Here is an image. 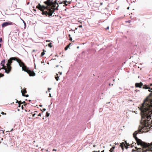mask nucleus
I'll return each instance as SVG.
<instances>
[{"instance_id": "423d86ee", "label": "nucleus", "mask_w": 152, "mask_h": 152, "mask_svg": "<svg viewBox=\"0 0 152 152\" xmlns=\"http://www.w3.org/2000/svg\"><path fill=\"white\" fill-rule=\"evenodd\" d=\"M24 71L27 72L28 74L30 76H34L35 75V73L33 71H31L30 70L28 69V68H27Z\"/></svg>"}, {"instance_id": "c03bdc74", "label": "nucleus", "mask_w": 152, "mask_h": 152, "mask_svg": "<svg viewBox=\"0 0 152 152\" xmlns=\"http://www.w3.org/2000/svg\"><path fill=\"white\" fill-rule=\"evenodd\" d=\"M49 95H50V97L51 96V94H49Z\"/></svg>"}, {"instance_id": "393cba45", "label": "nucleus", "mask_w": 152, "mask_h": 152, "mask_svg": "<svg viewBox=\"0 0 152 152\" xmlns=\"http://www.w3.org/2000/svg\"><path fill=\"white\" fill-rule=\"evenodd\" d=\"M1 113L3 115H6V113H4V112H2Z\"/></svg>"}, {"instance_id": "f704fd0d", "label": "nucleus", "mask_w": 152, "mask_h": 152, "mask_svg": "<svg viewBox=\"0 0 152 152\" xmlns=\"http://www.w3.org/2000/svg\"><path fill=\"white\" fill-rule=\"evenodd\" d=\"M50 40H47L46 41V42H50Z\"/></svg>"}, {"instance_id": "cd10ccee", "label": "nucleus", "mask_w": 152, "mask_h": 152, "mask_svg": "<svg viewBox=\"0 0 152 152\" xmlns=\"http://www.w3.org/2000/svg\"><path fill=\"white\" fill-rule=\"evenodd\" d=\"M78 27L79 28H82V25H80L78 26Z\"/></svg>"}, {"instance_id": "a18cd8bd", "label": "nucleus", "mask_w": 152, "mask_h": 152, "mask_svg": "<svg viewBox=\"0 0 152 152\" xmlns=\"http://www.w3.org/2000/svg\"><path fill=\"white\" fill-rule=\"evenodd\" d=\"M132 152H133V149H132Z\"/></svg>"}, {"instance_id": "20e7f679", "label": "nucleus", "mask_w": 152, "mask_h": 152, "mask_svg": "<svg viewBox=\"0 0 152 152\" xmlns=\"http://www.w3.org/2000/svg\"><path fill=\"white\" fill-rule=\"evenodd\" d=\"M142 88L143 89H150L148 91L152 92L150 94L149 96L146 98L147 99H149L150 101L152 100V83L150 84L149 86L146 85H144L143 86Z\"/></svg>"}, {"instance_id": "9d476101", "label": "nucleus", "mask_w": 152, "mask_h": 152, "mask_svg": "<svg viewBox=\"0 0 152 152\" xmlns=\"http://www.w3.org/2000/svg\"><path fill=\"white\" fill-rule=\"evenodd\" d=\"M21 92H22L23 96H26V97H28V94H25L27 93L26 88H24L23 90L22 89L21 90Z\"/></svg>"}, {"instance_id": "f257e3e1", "label": "nucleus", "mask_w": 152, "mask_h": 152, "mask_svg": "<svg viewBox=\"0 0 152 152\" xmlns=\"http://www.w3.org/2000/svg\"><path fill=\"white\" fill-rule=\"evenodd\" d=\"M139 109L141 110L143 126H140L138 130L135 132L134 133L137 132L136 135L140 133L141 132V130H144L145 127H148L149 128L152 126V120L150 121V120L151 119V115L152 114V100L150 101L146 99Z\"/></svg>"}, {"instance_id": "49530a36", "label": "nucleus", "mask_w": 152, "mask_h": 152, "mask_svg": "<svg viewBox=\"0 0 152 152\" xmlns=\"http://www.w3.org/2000/svg\"><path fill=\"white\" fill-rule=\"evenodd\" d=\"M129 7H128L127 9H129Z\"/></svg>"}, {"instance_id": "412c9836", "label": "nucleus", "mask_w": 152, "mask_h": 152, "mask_svg": "<svg viewBox=\"0 0 152 152\" xmlns=\"http://www.w3.org/2000/svg\"><path fill=\"white\" fill-rule=\"evenodd\" d=\"M2 41V38H0V48H1V42Z\"/></svg>"}, {"instance_id": "4d7b16f0", "label": "nucleus", "mask_w": 152, "mask_h": 152, "mask_svg": "<svg viewBox=\"0 0 152 152\" xmlns=\"http://www.w3.org/2000/svg\"><path fill=\"white\" fill-rule=\"evenodd\" d=\"M1 116V115H0V116Z\"/></svg>"}, {"instance_id": "aec40b11", "label": "nucleus", "mask_w": 152, "mask_h": 152, "mask_svg": "<svg viewBox=\"0 0 152 152\" xmlns=\"http://www.w3.org/2000/svg\"><path fill=\"white\" fill-rule=\"evenodd\" d=\"M49 115L50 113H48V112H47L46 113V117H48L49 116Z\"/></svg>"}, {"instance_id": "4468645a", "label": "nucleus", "mask_w": 152, "mask_h": 152, "mask_svg": "<svg viewBox=\"0 0 152 152\" xmlns=\"http://www.w3.org/2000/svg\"><path fill=\"white\" fill-rule=\"evenodd\" d=\"M63 4H65L66 3H67L68 4H70L71 3V1H67L66 0L63 1H62Z\"/></svg>"}, {"instance_id": "5701e85b", "label": "nucleus", "mask_w": 152, "mask_h": 152, "mask_svg": "<svg viewBox=\"0 0 152 152\" xmlns=\"http://www.w3.org/2000/svg\"><path fill=\"white\" fill-rule=\"evenodd\" d=\"M17 102H18V103L19 104H23V102H22L21 101H19L18 102V101L17 100Z\"/></svg>"}, {"instance_id": "a211bd4d", "label": "nucleus", "mask_w": 152, "mask_h": 152, "mask_svg": "<svg viewBox=\"0 0 152 152\" xmlns=\"http://www.w3.org/2000/svg\"><path fill=\"white\" fill-rule=\"evenodd\" d=\"M115 147L113 146L111 148H110V150L109 151H113V150L115 149Z\"/></svg>"}, {"instance_id": "4c0bfd02", "label": "nucleus", "mask_w": 152, "mask_h": 152, "mask_svg": "<svg viewBox=\"0 0 152 152\" xmlns=\"http://www.w3.org/2000/svg\"><path fill=\"white\" fill-rule=\"evenodd\" d=\"M53 151H56V150L55 149H53Z\"/></svg>"}, {"instance_id": "58836bf2", "label": "nucleus", "mask_w": 152, "mask_h": 152, "mask_svg": "<svg viewBox=\"0 0 152 152\" xmlns=\"http://www.w3.org/2000/svg\"><path fill=\"white\" fill-rule=\"evenodd\" d=\"M22 109H23V105H22Z\"/></svg>"}, {"instance_id": "b1692460", "label": "nucleus", "mask_w": 152, "mask_h": 152, "mask_svg": "<svg viewBox=\"0 0 152 152\" xmlns=\"http://www.w3.org/2000/svg\"><path fill=\"white\" fill-rule=\"evenodd\" d=\"M4 76V75L3 74L1 73L0 74V77H2Z\"/></svg>"}, {"instance_id": "0eeeda50", "label": "nucleus", "mask_w": 152, "mask_h": 152, "mask_svg": "<svg viewBox=\"0 0 152 152\" xmlns=\"http://www.w3.org/2000/svg\"><path fill=\"white\" fill-rule=\"evenodd\" d=\"M120 146L121 147L122 149L123 150L124 147V146L126 149L128 148V146H130V145L129 143H127L126 141L124 142H123L121 144Z\"/></svg>"}, {"instance_id": "37998d69", "label": "nucleus", "mask_w": 152, "mask_h": 152, "mask_svg": "<svg viewBox=\"0 0 152 152\" xmlns=\"http://www.w3.org/2000/svg\"><path fill=\"white\" fill-rule=\"evenodd\" d=\"M23 102V103H25L26 102H25V101H24L23 102Z\"/></svg>"}, {"instance_id": "2f4dec72", "label": "nucleus", "mask_w": 152, "mask_h": 152, "mask_svg": "<svg viewBox=\"0 0 152 152\" xmlns=\"http://www.w3.org/2000/svg\"><path fill=\"white\" fill-rule=\"evenodd\" d=\"M69 38H70L69 40L71 41H72V37H70Z\"/></svg>"}, {"instance_id": "6e6d98bb", "label": "nucleus", "mask_w": 152, "mask_h": 152, "mask_svg": "<svg viewBox=\"0 0 152 152\" xmlns=\"http://www.w3.org/2000/svg\"><path fill=\"white\" fill-rule=\"evenodd\" d=\"M1 142H0V143H1Z\"/></svg>"}, {"instance_id": "c9c22d12", "label": "nucleus", "mask_w": 152, "mask_h": 152, "mask_svg": "<svg viewBox=\"0 0 152 152\" xmlns=\"http://www.w3.org/2000/svg\"><path fill=\"white\" fill-rule=\"evenodd\" d=\"M69 38L71 37V35H70V34H69Z\"/></svg>"}, {"instance_id": "473e14b6", "label": "nucleus", "mask_w": 152, "mask_h": 152, "mask_svg": "<svg viewBox=\"0 0 152 152\" xmlns=\"http://www.w3.org/2000/svg\"><path fill=\"white\" fill-rule=\"evenodd\" d=\"M93 152H100V151H94Z\"/></svg>"}, {"instance_id": "ddd939ff", "label": "nucleus", "mask_w": 152, "mask_h": 152, "mask_svg": "<svg viewBox=\"0 0 152 152\" xmlns=\"http://www.w3.org/2000/svg\"><path fill=\"white\" fill-rule=\"evenodd\" d=\"M5 63V60H3L1 61V65L3 66V67L1 69H5V67L6 66H4Z\"/></svg>"}, {"instance_id": "72a5a7b5", "label": "nucleus", "mask_w": 152, "mask_h": 152, "mask_svg": "<svg viewBox=\"0 0 152 152\" xmlns=\"http://www.w3.org/2000/svg\"><path fill=\"white\" fill-rule=\"evenodd\" d=\"M46 110V109L45 108H44L43 109V111H45Z\"/></svg>"}, {"instance_id": "a878e982", "label": "nucleus", "mask_w": 152, "mask_h": 152, "mask_svg": "<svg viewBox=\"0 0 152 152\" xmlns=\"http://www.w3.org/2000/svg\"><path fill=\"white\" fill-rule=\"evenodd\" d=\"M37 116H41V114L40 113H39V114L37 115Z\"/></svg>"}, {"instance_id": "6e6552de", "label": "nucleus", "mask_w": 152, "mask_h": 152, "mask_svg": "<svg viewBox=\"0 0 152 152\" xmlns=\"http://www.w3.org/2000/svg\"><path fill=\"white\" fill-rule=\"evenodd\" d=\"M17 60V57H12L10 58L8 61V63L7 64V66H11V63H12V61H16Z\"/></svg>"}, {"instance_id": "79ce46f5", "label": "nucleus", "mask_w": 152, "mask_h": 152, "mask_svg": "<svg viewBox=\"0 0 152 152\" xmlns=\"http://www.w3.org/2000/svg\"><path fill=\"white\" fill-rule=\"evenodd\" d=\"M101 152H104V150H103V151H102Z\"/></svg>"}, {"instance_id": "864d4df0", "label": "nucleus", "mask_w": 152, "mask_h": 152, "mask_svg": "<svg viewBox=\"0 0 152 152\" xmlns=\"http://www.w3.org/2000/svg\"><path fill=\"white\" fill-rule=\"evenodd\" d=\"M80 22V23H82V22Z\"/></svg>"}, {"instance_id": "c756f323", "label": "nucleus", "mask_w": 152, "mask_h": 152, "mask_svg": "<svg viewBox=\"0 0 152 152\" xmlns=\"http://www.w3.org/2000/svg\"><path fill=\"white\" fill-rule=\"evenodd\" d=\"M109 29V26H108L106 28V30H107V29Z\"/></svg>"}, {"instance_id": "1a4fd4ad", "label": "nucleus", "mask_w": 152, "mask_h": 152, "mask_svg": "<svg viewBox=\"0 0 152 152\" xmlns=\"http://www.w3.org/2000/svg\"><path fill=\"white\" fill-rule=\"evenodd\" d=\"M13 24V23L12 22H4V23L2 25V27H4L7 26L9 25H11Z\"/></svg>"}, {"instance_id": "9b49d317", "label": "nucleus", "mask_w": 152, "mask_h": 152, "mask_svg": "<svg viewBox=\"0 0 152 152\" xmlns=\"http://www.w3.org/2000/svg\"><path fill=\"white\" fill-rule=\"evenodd\" d=\"M7 68H6V67H5V69H4L5 70V72L7 73H9L11 70V67L9 65V66H7Z\"/></svg>"}, {"instance_id": "6ab92c4d", "label": "nucleus", "mask_w": 152, "mask_h": 152, "mask_svg": "<svg viewBox=\"0 0 152 152\" xmlns=\"http://www.w3.org/2000/svg\"><path fill=\"white\" fill-rule=\"evenodd\" d=\"M52 43H50L48 44V46L49 47L51 48L52 47Z\"/></svg>"}, {"instance_id": "f3484780", "label": "nucleus", "mask_w": 152, "mask_h": 152, "mask_svg": "<svg viewBox=\"0 0 152 152\" xmlns=\"http://www.w3.org/2000/svg\"><path fill=\"white\" fill-rule=\"evenodd\" d=\"M56 75L57 76H55V78H56V80L58 81L59 80V77L58 76V74H56Z\"/></svg>"}, {"instance_id": "dca6fc26", "label": "nucleus", "mask_w": 152, "mask_h": 152, "mask_svg": "<svg viewBox=\"0 0 152 152\" xmlns=\"http://www.w3.org/2000/svg\"><path fill=\"white\" fill-rule=\"evenodd\" d=\"M34 113L32 114V115L33 117H34L35 115H37V112L36 111H35L34 112Z\"/></svg>"}, {"instance_id": "de8ad7c7", "label": "nucleus", "mask_w": 152, "mask_h": 152, "mask_svg": "<svg viewBox=\"0 0 152 152\" xmlns=\"http://www.w3.org/2000/svg\"><path fill=\"white\" fill-rule=\"evenodd\" d=\"M110 151V152H113V151Z\"/></svg>"}, {"instance_id": "bb28decb", "label": "nucleus", "mask_w": 152, "mask_h": 152, "mask_svg": "<svg viewBox=\"0 0 152 152\" xmlns=\"http://www.w3.org/2000/svg\"><path fill=\"white\" fill-rule=\"evenodd\" d=\"M48 91H49V92H50V90L51 89V88H48Z\"/></svg>"}, {"instance_id": "8fccbe9b", "label": "nucleus", "mask_w": 152, "mask_h": 152, "mask_svg": "<svg viewBox=\"0 0 152 152\" xmlns=\"http://www.w3.org/2000/svg\"><path fill=\"white\" fill-rule=\"evenodd\" d=\"M34 10L35 11H36V10Z\"/></svg>"}, {"instance_id": "4be33fe9", "label": "nucleus", "mask_w": 152, "mask_h": 152, "mask_svg": "<svg viewBox=\"0 0 152 152\" xmlns=\"http://www.w3.org/2000/svg\"><path fill=\"white\" fill-rule=\"evenodd\" d=\"M69 45H67L65 48V50H67V49H68V48H69Z\"/></svg>"}, {"instance_id": "f8f14e48", "label": "nucleus", "mask_w": 152, "mask_h": 152, "mask_svg": "<svg viewBox=\"0 0 152 152\" xmlns=\"http://www.w3.org/2000/svg\"><path fill=\"white\" fill-rule=\"evenodd\" d=\"M143 86V84L142 82L139 83H136L135 84V86L136 88H141L142 86Z\"/></svg>"}, {"instance_id": "c85d7f7f", "label": "nucleus", "mask_w": 152, "mask_h": 152, "mask_svg": "<svg viewBox=\"0 0 152 152\" xmlns=\"http://www.w3.org/2000/svg\"><path fill=\"white\" fill-rule=\"evenodd\" d=\"M58 73H59L60 75H61L62 74L61 72H58Z\"/></svg>"}, {"instance_id": "e433bc0d", "label": "nucleus", "mask_w": 152, "mask_h": 152, "mask_svg": "<svg viewBox=\"0 0 152 152\" xmlns=\"http://www.w3.org/2000/svg\"><path fill=\"white\" fill-rule=\"evenodd\" d=\"M20 104H19V106H18V107H20Z\"/></svg>"}, {"instance_id": "a19ab883", "label": "nucleus", "mask_w": 152, "mask_h": 152, "mask_svg": "<svg viewBox=\"0 0 152 152\" xmlns=\"http://www.w3.org/2000/svg\"><path fill=\"white\" fill-rule=\"evenodd\" d=\"M96 145H93V147H96Z\"/></svg>"}, {"instance_id": "603ef678", "label": "nucleus", "mask_w": 152, "mask_h": 152, "mask_svg": "<svg viewBox=\"0 0 152 152\" xmlns=\"http://www.w3.org/2000/svg\"><path fill=\"white\" fill-rule=\"evenodd\" d=\"M136 90H135V91H136Z\"/></svg>"}, {"instance_id": "2eb2a0df", "label": "nucleus", "mask_w": 152, "mask_h": 152, "mask_svg": "<svg viewBox=\"0 0 152 152\" xmlns=\"http://www.w3.org/2000/svg\"><path fill=\"white\" fill-rule=\"evenodd\" d=\"M43 52L42 53L41 55V57L43 56H44V55L45 54V52L46 51L44 49L43 50Z\"/></svg>"}, {"instance_id": "39448f33", "label": "nucleus", "mask_w": 152, "mask_h": 152, "mask_svg": "<svg viewBox=\"0 0 152 152\" xmlns=\"http://www.w3.org/2000/svg\"><path fill=\"white\" fill-rule=\"evenodd\" d=\"M16 61L19 63L20 66L22 67L23 70L24 71L27 68L24 63L17 57Z\"/></svg>"}, {"instance_id": "f03ea898", "label": "nucleus", "mask_w": 152, "mask_h": 152, "mask_svg": "<svg viewBox=\"0 0 152 152\" xmlns=\"http://www.w3.org/2000/svg\"><path fill=\"white\" fill-rule=\"evenodd\" d=\"M44 3L47 5V6H41L39 3L36 7L37 8L42 11V14L43 15L50 17L52 15L55 10H58V8L59 5L56 0L53 1V0H47Z\"/></svg>"}, {"instance_id": "3c124183", "label": "nucleus", "mask_w": 152, "mask_h": 152, "mask_svg": "<svg viewBox=\"0 0 152 152\" xmlns=\"http://www.w3.org/2000/svg\"><path fill=\"white\" fill-rule=\"evenodd\" d=\"M77 29V28H75V30H76V29Z\"/></svg>"}, {"instance_id": "09e8293b", "label": "nucleus", "mask_w": 152, "mask_h": 152, "mask_svg": "<svg viewBox=\"0 0 152 152\" xmlns=\"http://www.w3.org/2000/svg\"><path fill=\"white\" fill-rule=\"evenodd\" d=\"M58 65H57V66H56V67H58Z\"/></svg>"}, {"instance_id": "5fc2aeb1", "label": "nucleus", "mask_w": 152, "mask_h": 152, "mask_svg": "<svg viewBox=\"0 0 152 152\" xmlns=\"http://www.w3.org/2000/svg\"><path fill=\"white\" fill-rule=\"evenodd\" d=\"M44 119V118H43V119Z\"/></svg>"}, {"instance_id": "ea45409f", "label": "nucleus", "mask_w": 152, "mask_h": 152, "mask_svg": "<svg viewBox=\"0 0 152 152\" xmlns=\"http://www.w3.org/2000/svg\"><path fill=\"white\" fill-rule=\"evenodd\" d=\"M133 143H132V144H131V146H130L131 147H132V144H133Z\"/></svg>"}, {"instance_id": "7ed1b4c3", "label": "nucleus", "mask_w": 152, "mask_h": 152, "mask_svg": "<svg viewBox=\"0 0 152 152\" xmlns=\"http://www.w3.org/2000/svg\"><path fill=\"white\" fill-rule=\"evenodd\" d=\"M137 132L134 133V138L135 140L134 147L136 149H134V152H146L150 151L152 152V142L151 143L146 142L138 138L136 136Z\"/></svg>"}, {"instance_id": "7c9ffc66", "label": "nucleus", "mask_w": 152, "mask_h": 152, "mask_svg": "<svg viewBox=\"0 0 152 152\" xmlns=\"http://www.w3.org/2000/svg\"><path fill=\"white\" fill-rule=\"evenodd\" d=\"M65 6H67L68 5V4H67L66 3L65 4H64Z\"/></svg>"}]
</instances>
